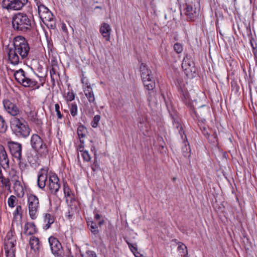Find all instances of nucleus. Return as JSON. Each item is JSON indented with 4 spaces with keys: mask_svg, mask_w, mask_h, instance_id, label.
<instances>
[{
    "mask_svg": "<svg viewBox=\"0 0 257 257\" xmlns=\"http://www.w3.org/2000/svg\"><path fill=\"white\" fill-rule=\"evenodd\" d=\"M13 44L14 48L9 49L8 55L10 63L17 65L21 62V60L28 58L30 47L27 40L22 36L16 37Z\"/></svg>",
    "mask_w": 257,
    "mask_h": 257,
    "instance_id": "1",
    "label": "nucleus"
},
{
    "mask_svg": "<svg viewBox=\"0 0 257 257\" xmlns=\"http://www.w3.org/2000/svg\"><path fill=\"white\" fill-rule=\"evenodd\" d=\"M140 71L144 85L149 91L148 99L151 102L153 100L152 96H155V94L154 91L156 86L154 77L151 69L144 63L140 66Z\"/></svg>",
    "mask_w": 257,
    "mask_h": 257,
    "instance_id": "2",
    "label": "nucleus"
},
{
    "mask_svg": "<svg viewBox=\"0 0 257 257\" xmlns=\"http://www.w3.org/2000/svg\"><path fill=\"white\" fill-rule=\"evenodd\" d=\"M32 20L30 16L22 13L15 15L12 19V26L15 31L26 32L32 28Z\"/></svg>",
    "mask_w": 257,
    "mask_h": 257,
    "instance_id": "3",
    "label": "nucleus"
},
{
    "mask_svg": "<svg viewBox=\"0 0 257 257\" xmlns=\"http://www.w3.org/2000/svg\"><path fill=\"white\" fill-rule=\"evenodd\" d=\"M11 128L13 133L18 138H26L30 135L31 129L22 118L14 117L11 121Z\"/></svg>",
    "mask_w": 257,
    "mask_h": 257,
    "instance_id": "4",
    "label": "nucleus"
},
{
    "mask_svg": "<svg viewBox=\"0 0 257 257\" xmlns=\"http://www.w3.org/2000/svg\"><path fill=\"white\" fill-rule=\"evenodd\" d=\"M32 149L38 153L46 156L48 153L46 144L42 139L37 134H33L30 141Z\"/></svg>",
    "mask_w": 257,
    "mask_h": 257,
    "instance_id": "5",
    "label": "nucleus"
},
{
    "mask_svg": "<svg viewBox=\"0 0 257 257\" xmlns=\"http://www.w3.org/2000/svg\"><path fill=\"white\" fill-rule=\"evenodd\" d=\"M14 75L16 81L24 87H33L38 83L36 80L27 76L22 69L15 71Z\"/></svg>",
    "mask_w": 257,
    "mask_h": 257,
    "instance_id": "6",
    "label": "nucleus"
},
{
    "mask_svg": "<svg viewBox=\"0 0 257 257\" xmlns=\"http://www.w3.org/2000/svg\"><path fill=\"white\" fill-rule=\"evenodd\" d=\"M29 213L32 219H35L38 213L40 207L39 201L38 197L34 194H30L28 198Z\"/></svg>",
    "mask_w": 257,
    "mask_h": 257,
    "instance_id": "7",
    "label": "nucleus"
},
{
    "mask_svg": "<svg viewBox=\"0 0 257 257\" xmlns=\"http://www.w3.org/2000/svg\"><path fill=\"white\" fill-rule=\"evenodd\" d=\"M16 240L13 237L12 232H9L5 239L4 249L7 257H15Z\"/></svg>",
    "mask_w": 257,
    "mask_h": 257,
    "instance_id": "8",
    "label": "nucleus"
},
{
    "mask_svg": "<svg viewBox=\"0 0 257 257\" xmlns=\"http://www.w3.org/2000/svg\"><path fill=\"white\" fill-rule=\"evenodd\" d=\"M28 0H3L2 6L8 11L21 10L27 3Z\"/></svg>",
    "mask_w": 257,
    "mask_h": 257,
    "instance_id": "9",
    "label": "nucleus"
},
{
    "mask_svg": "<svg viewBox=\"0 0 257 257\" xmlns=\"http://www.w3.org/2000/svg\"><path fill=\"white\" fill-rule=\"evenodd\" d=\"M49 242L53 254L56 257H62L63 250L59 241L56 238L51 236L49 238Z\"/></svg>",
    "mask_w": 257,
    "mask_h": 257,
    "instance_id": "10",
    "label": "nucleus"
},
{
    "mask_svg": "<svg viewBox=\"0 0 257 257\" xmlns=\"http://www.w3.org/2000/svg\"><path fill=\"white\" fill-rule=\"evenodd\" d=\"M8 145L12 155L19 161L22 160V145L18 142L9 141Z\"/></svg>",
    "mask_w": 257,
    "mask_h": 257,
    "instance_id": "11",
    "label": "nucleus"
},
{
    "mask_svg": "<svg viewBox=\"0 0 257 257\" xmlns=\"http://www.w3.org/2000/svg\"><path fill=\"white\" fill-rule=\"evenodd\" d=\"M199 14V10L196 6L192 3H186L184 6V14L189 20H192L197 17Z\"/></svg>",
    "mask_w": 257,
    "mask_h": 257,
    "instance_id": "12",
    "label": "nucleus"
},
{
    "mask_svg": "<svg viewBox=\"0 0 257 257\" xmlns=\"http://www.w3.org/2000/svg\"><path fill=\"white\" fill-rule=\"evenodd\" d=\"M49 29H55L56 27V21L53 14L49 10L40 18Z\"/></svg>",
    "mask_w": 257,
    "mask_h": 257,
    "instance_id": "13",
    "label": "nucleus"
},
{
    "mask_svg": "<svg viewBox=\"0 0 257 257\" xmlns=\"http://www.w3.org/2000/svg\"><path fill=\"white\" fill-rule=\"evenodd\" d=\"M60 186L59 179L56 174H52L49 178V189L52 194L56 195Z\"/></svg>",
    "mask_w": 257,
    "mask_h": 257,
    "instance_id": "14",
    "label": "nucleus"
},
{
    "mask_svg": "<svg viewBox=\"0 0 257 257\" xmlns=\"http://www.w3.org/2000/svg\"><path fill=\"white\" fill-rule=\"evenodd\" d=\"M182 67L187 75L196 72L195 64L193 61L191 60L188 56L184 57L182 63Z\"/></svg>",
    "mask_w": 257,
    "mask_h": 257,
    "instance_id": "15",
    "label": "nucleus"
},
{
    "mask_svg": "<svg viewBox=\"0 0 257 257\" xmlns=\"http://www.w3.org/2000/svg\"><path fill=\"white\" fill-rule=\"evenodd\" d=\"M4 107L5 110L13 116H16L20 113V110L18 106L8 99L3 101Z\"/></svg>",
    "mask_w": 257,
    "mask_h": 257,
    "instance_id": "16",
    "label": "nucleus"
},
{
    "mask_svg": "<svg viewBox=\"0 0 257 257\" xmlns=\"http://www.w3.org/2000/svg\"><path fill=\"white\" fill-rule=\"evenodd\" d=\"M99 31L106 41L110 40L111 28L108 24L102 23L100 25Z\"/></svg>",
    "mask_w": 257,
    "mask_h": 257,
    "instance_id": "17",
    "label": "nucleus"
},
{
    "mask_svg": "<svg viewBox=\"0 0 257 257\" xmlns=\"http://www.w3.org/2000/svg\"><path fill=\"white\" fill-rule=\"evenodd\" d=\"M47 180V171L45 169H41L39 173L37 179V183L39 188L44 189Z\"/></svg>",
    "mask_w": 257,
    "mask_h": 257,
    "instance_id": "18",
    "label": "nucleus"
},
{
    "mask_svg": "<svg viewBox=\"0 0 257 257\" xmlns=\"http://www.w3.org/2000/svg\"><path fill=\"white\" fill-rule=\"evenodd\" d=\"M83 91L85 96L90 103L96 104L95 98L92 88L90 85H87L83 88Z\"/></svg>",
    "mask_w": 257,
    "mask_h": 257,
    "instance_id": "19",
    "label": "nucleus"
},
{
    "mask_svg": "<svg viewBox=\"0 0 257 257\" xmlns=\"http://www.w3.org/2000/svg\"><path fill=\"white\" fill-rule=\"evenodd\" d=\"M25 233L27 235H32L37 232V228L34 223L29 222L24 227Z\"/></svg>",
    "mask_w": 257,
    "mask_h": 257,
    "instance_id": "20",
    "label": "nucleus"
},
{
    "mask_svg": "<svg viewBox=\"0 0 257 257\" xmlns=\"http://www.w3.org/2000/svg\"><path fill=\"white\" fill-rule=\"evenodd\" d=\"M87 133V130L84 126L81 125L78 126L77 129V134L80 143H83V141H84V138L86 137Z\"/></svg>",
    "mask_w": 257,
    "mask_h": 257,
    "instance_id": "21",
    "label": "nucleus"
},
{
    "mask_svg": "<svg viewBox=\"0 0 257 257\" xmlns=\"http://www.w3.org/2000/svg\"><path fill=\"white\" fill-rule=\"evenodd\" d=\"M14 189L16 194L19 197H22L24 194V189L21 182L16 181L14 185Z\"/></svg>",
    "mask_w": 257,
    "mask_h": 257,
    "instance_id": "22",
    "label": "nucleus"
},
{
    "mask_svg": "<svg viewBox=\"0 0 257 257\" xmlns=\"http://www.w3.org/2000/svg\"><path fill=\"white\" fill-rule=\"evenodd\" d=\"M9 159L7 153L4 147L0 145V163L4 165H9Z\"/></svg>",
    "mask_w": 257,
    "mask_h": 257,
    "instance_id": "23",
    "label": "nucleus"
},
{
    "mask_svg": "<svg viewBox=\"0 0 257 257\" xmlns=\"http://www.w3.org/2000/svg\"><path fill=\"white\" fill-rule=\"evenodd\" d=\"M178 91L182 100L186 103H189L190 100L189 94L185 88L180 86L178 87Z\"/></svg>",
    "mask_w": 257,
    "mask_h": 257,
    "instance_id": "24",
    "label": "nucleus"
},
{
    "mask_svg": "<svg viewBox=\"0 0 257 257\" xmlns=\"http://www.w3.org/2000/svg\"><path fill=\"white\" fill-rule=\"evenodd\" d=\"M71 202L72 204H68L69 208L68 212L66 214V216H67L69 218H71L74 215L77 210V206L75 204V200H73V201H71Z\"/></svg>",
    "mask_w": 257,
    "mask_h": 257,
    "instance_id": "25",
    "label": "nucleus"
},
{
    "mask_svg": "<svg viewBox=\"0 0 257 257\" xmlns=\"http://www.w3.org/2000/svg\"><path fill=\"white\" fill-rule=\"evenodd\" d=\"M29 244L31 249L37 250L40 247L39 240L38 237L32 236L30 238Z\"/></svg>",
    "mask_w": 257,
    "mask_h": 257,
    "instance_id": "26",
    "label": "nucleus"
},
{
    "mask_svg": "<svg viewBox=\"0 0 257 257\" xmlns=\"http://www.w3.org/2000/svg\"><path fill=\"white\" fill-rule=\"evenodd\" d=\"M44 221L46 224L44 226V229L47 230L50 227L51 225L54 223V219L52 215L47 213L45 215Z\"/></svg>",
    "mask_w": 257,
    "mask_h": 257,
    "instance_id": "27",
    "label": "nucleus"
},
{
    "mask_svg": "<svg viewBox=\"0 0 257 257\" xmlns=\"http://www.w3.org/2000/svg\"><path fill=\"white\" fill-rule=\"evenodd\" d=\"M70 113L72 116H75L77 114V105L75 102L69 104Z\"/></svg>",
    "mask_w": 257,
    "mask_h": 257,
    "instance_id": "28",
    "label": "nucleus"
},
{
    "mask_svg": "<svg viewBox=\"0 0 257 257\" xmlns=\"http://www.w3.org/2000/svg\"><path fill=\"white\" fill-rule=\"evenodd\" d=\"M0 181L4 187L7 188L8 190L11 191V183L8 178H6L5 177H3L0 179Z\"/></svg>",
    "mask_w": 257,
    "mask_h": 257,
    "instance_id": "29",
    "label": "nucleus"
},
{
    "mask_svg": "<svg viewBox=\"0 0 257 257\" xmlns=\"http://www.w3.org/2000/svg\"><path fill=\"white\" fill-rule=\"evenodd\" d=\"M7 129V124L4 118L0 115V133H5Z\"/></svg>",
    "mask_w": 257,
    "mask_h": 257,
    "instance_id": "30",
    "label": "nucleus"
},
{
    "mask_svg": "<svg viewBox=\"0 0 257 257\" xmlns=\"http://www.w3.org/2000/svg\"><path fill=\"white\" fill-rule=\"evenodd\" d=\"M38 11L39 17L40 18L43 15L48 12L49 10L44 5H40L39 6Z\"/></svg>",
    "mask_w": 257,
    "mask_h": 257,
    "instance_id": "31",
    "label": "nucleus"
},
{
    "mask_svg": "<svg viewBox=\"0 0 257 257\" xmlns=\"http://www.w3.org/2000/svg\"><path fill=\"white\" fill-rule=\"evenodd\" d=\"M100 116L99 115H96L93 118L91 121V124L93 127H96L98 126V124L100 119Z\"/></svg>",
    "mask_w": 257,
    "mask_h": 257,
    "instance_id": "32",
    "label": "nucleus"
},
{
    "mask_svg": "<svg viewBox=\"0 0 257 257\" xmlns=\"http://www.w3.org/2000/svg\"><path fill=\"white\" fill-rule=\"evenodd\" d=\"M16 197L14 195H11L8 198V204L10 207L13 208L15 206V203L16 202Z\"/></svg>",
    "mask_w": 257,
    "mask_h": 257,
    "instance_id": "33",
    "label": "nucleus"
},
{
    "mask_svg": "<svg viewBox=\"0 0 257 257\" xmlns=\"http://www.w3.org/2000/svg\"><path fill=\"white\" fill-rule=\"evenodd\" d=\"M147 123L145 119L143 118H140L139 121L138 123V127L140 128L141 131H144L145 128H146Z\"/></svg>",
    "mask_w": 257,
    "mask_h": 257,
    "instance_id": "34",
    "label": "nucleus"
},
{
    "mask_svg": "<svg viewBox=\"0 0 257 257\" xmlns=\"http://www.w3.org/2000/svg\"><path fill=\"white\" fill-rule=\"evenodd\" d=\"M23 210L21 205H18L15 211L14 212V216L16 218L18 216H22Z\"/></svg>",
    "mask_w": 257,
    "mask_h": 257,
    "instance_id": "35",
    "label": "nucleus"
},
{
    "mask_svg": "<svg viewBox=\"0 0 257 257\" xmlns=\"http://www.w3.org/2000/svg\"><path fill=\"white\" fill-rule=\"evenodd\" d=\"M174 51L178 54L182 53L183 51V46L179 43H176L174 45Z\"/></svg>",
    "mask_w": 257,
    "mask_h": 257,
    "instance_id": "36",
    "label": "nucleus"
},
{
    "mask_svg": "<svg viewBox=\"0 0 257 257\" xmlns=\"http://www.w3.org/2000/svg\"><path fill=\"white\" fill-rule=\"evenodd\" d=\"M174 127L177 128L178 130V132L180 133L181 136L183 137L182 135L184 134V132H182V127L181 123L178 121H174L173 122Z\"/></svg>",
    "mask_w": 257,
    "mask_h": 257,
    "instance_id": "37",
    "label": "nucleus"
},
{
    "mask_svg": "<svg viewBox=\"0 0 257 257\" xmlns=\"http://www.w3.org/2000/svg\"><path fill=\"white\" fill-rule=\"evenodd\" d=\"M125 241L127 243L130 249L135 254L137 252V247L136 244H133L129 242L127 239H125Z\"/></svg>",
    "mask_w": 257,
    "mask_h": 257,
    "instance_id": "38",
    "label": "nucleus"
},
{
    "mask_svg": "<svg viewBox=\"0 0 257 257\" xmlns=\"http://www.w3.org/2000/svg\"><path fill=\"white\" fill-rule=\"evenodd\" d=\"M63 191L65 195V196L66 197L70 196L71 194V191L70 190V189L69 188V186L67 185L64 184L63 185Z\"/></svg>",
    "mask_w": 257,
    "mask_h": 257,
    "instance_id": "39",
    "label": "nucleus"
},
{
    "mask_svg": "<svg viewBox=\"0 0 257 257\" xmlns=\"http://www.w3.org/2000/svg\"><path fill=\"white\" fill-rule=\"evenodd\" d=\"M81 156L84 160L86 162H89L90 160V157L89 153L87 151H84L81 153Z\"/></svg>",
    "mask_w": 257,
    "mask_h": 257,
    "instance_id": "40",
    "label": "nucleus"
},
{
    "mask_svg": "<svg viewBox=\"0 0 257 257\" xmlns=\"http://www.w3.org/2000/svg\"><path fill=\"white\" fill-rule=\"evenodd\" d=\"M178 248L179 249L182 250V254H181V256H184V257H188V251L187 249V247L185 245L182 244L181 245L179 246Z\"/></svg>",
    "mask_w": 257,
    "mask_h": 257,
    "instance_id": "41",
    "label": "nucleus"
},
{
    "mask_svg": "<svg viewBox=\"0 0 257 257\" xmlns=\"http://www.w3.org/2000/svg\"><path fill=\"white\" fill-rule=\"evenodd\" d=\"M90 229L91 231L94 234H97L98 232V230H97V226L96 224L92 222L90 225Z\"/></svg>",
    "mask_w": 257,
    "mask_h": 257,
    "instance_id": "42",
    "label": "nucleus"
},
{
    "mask_svg": "<svg viewBox=\"0 0 257 257\" xmlns=\"http://www.w3.org/2000/svg\"><path fill=\"white\" fill-rule=\"evenodd\" d=\"M50 75H51V81L53 82V83H54L55 80L57 78V74L56 73L54 68H52L50 70Z\"/></svg>",
    "mask_w": 257,
    "mask_h": 257,
    "instance_id": "43",
    "label": "nucleus"
},
{
    "mask_svg": "<svg viewBox=\"0 0 257 257\" xmlns=\"http://www.w3.org/2000/svg\"><path fill=\"white\" fill-rule=\"evenodd\" d=\"M75 98V94L72 92H68L67 93L66 99L67 101H71Z\"/></svg>",
    "mask_w": 257,
    "mask_h": 257,
    "instance_id": "44",
    "label": "nucleus"
},
{
    "mask_svg": "<svg viewBox=\"0 0 257 257\" xmlns=\"http://www.w3.org/2000/svg\"><path fill=\"white\" fill-rule=\"evenodd\" d=\"M55 109L57 113L58 118L61 119L62 117V115L61 114L60 111V106L58 103H56L55 104Z\"/></svg>",
    "mask_w": 257,
    "mask_h": 257,
    "instance_id": "45",
    "label": "nucleus"
},
{
    "mask_svg": "<svg viewBox=\"0 0 257 257\" xmlns=\"http://www.w3.org/2000/svg\"><path fill=\"white\" fill-rule=\"evenodd\" d=\"M84 141H83V143H80V144L77 146V150L78 152L82 153L84 151H83L84 148Z\"/></svg>",
    "mask_w": 257,
    "mask_h": 257,
    "instance_id": "46",
    "label": "nucleus"
},
{
    "mask_svg": "<svg viewBox=\"0 0 257 257\" xmlns=\"http://www.w3.org/2000/svg\"><path fill=\"white\" fill-rule=\"evenodd\" d=\"M87 257H97L96 253L94 251L87 250L86 252Z\"/></svg>",
    "mask_w": 257,
    "mask_h": 257,
    "instance_id": "47",
    "label": "nucleus"
},
{
    "mask_svg": "<svg viewBox=\"0 0 257 257\" xmlns=\"http://www.w3.org/2000/svg\"><path fill=\"white\" fill-rule=\"evenodd\" d=\"M19 167L22 171H24L27 167V165L25 163L22 162L21 160L19 161Z\"/></svg>",
    "mask_w": 257,
    "mask_h": 257,
    "instance_id": "48",
    "label": "nucleus"
},
{
    "mask_svg": "<svg viewBox=\"0 0 257 257\" xmlns=\"http://www.w3.org/2000/svg\"><path fill=\"white\" fill-rule=\"evenodd\" d=\"M250 44L251 46L252 49H253V48H257V44L253 39H251L250 40Z\"/></svg>",
    "mask_w": 257,
    "mask_h": 257,
    "instance_id": "49",
    "label": "nucleus"
},
{
    "mask_svg": "<svg viewBox=\"0 0 257 257\" xmlns=\"http://www.w3.org/2000/svg\"><path fill=\"white\" fill-rule=\"evenodd\" d=\"M81 82L84 84L83 88L86 86L87 85H90L87 83V80L85 77H82L81 78Z\"/></svg>",
    "mask_w": 257,
    "mask_h": 257,
    "instance_id": "50",
    "label": "nucleus"
},
{
    "mask_svg": "<svg viewBox=\"0 0 257 257\" xmlns=\"http://www.w3.org/2000/svg\"><path fill=\"white\" fill-rule=\"evenodd\" d=\"M252 50V52L254 56V58L255 59H257V48H253Z\"/></svg>",
    "mask_w": 257,
    "mask_h": 257,
    "instance_id": "51",
    "label": "nucleus"
},
{
    "mask_svg": "<svg viewBox=\"0 0 257 257\" xmlns=\"http://www.w3.org/2000/svg\"><path fill=\"white\" fill-rule=\"evenodd\" d=\"M94 218L96 220H99L100 218V215L98 213H95Z\"/></svg>",
    "mask_w": 257,
    "mask_h": 257,
    "instance_id": "52",
    "label": "nucleus"
},
{
    "mask_svg": "<svg viewBox=\"0 0 257 257\" xmlns=\"http://www.w3.org/2000/svg\"><path fill=\"white\" fill-rule=\"evenodd\" d=\"M35 1L36 3V5L38 7V10L39 9V6H40V5H43L41 4L40 2L38 0H35Z\"/></svg>",
    "mask_w": 257,
    "mask_h": 257,
    "instance_id": "53",
    "label": "nucleus"
},
{
    "mask_svg": "<svg viewBox=\"0 0 257 257\" xmlns=\"http://www.w3.org/2000/svg\"><path fill=\"white\" fill-rule=\"evenodd\" d=\"M96 165H93L92 167H91V168L92 169V170L93 171H95L96 170Z\"/></svg>",
    "mask_w": 257,
    "mask_h": 257,
    "instance_id": "54",
    "label": "nucleus"
},
{
    "mask_svg": "<svg viewBox=\"0 0 257 257\" xmlns=\"http://www.w3.org/2000/svg\"><path fill=\"white\" fill-rule=\"evenodd\" d=\"M104 223V221L102 220H101L99 222H98V224L99 226H101L102 224H103Z\"/></svg>",
    "mask_w": 257,
    "mask_h": 257,
    "instance_id": "55",
    "label": "nucleus"
},
{
    "mask_svg": "<svg viewBox=\"0 0 257 257\" xmlns=\"http://www.w3.org/2000/svg\"><path fill=\"white\" fill-rule=\"evenodd\" d=\"M81 255L82 257H84V255L83 254H81Z\"/></svg>",
    "mask_w": 257,
    "mask_h": 257,
    "instance_id": "56",
    "label": "nucleus"
}]
</instances>
